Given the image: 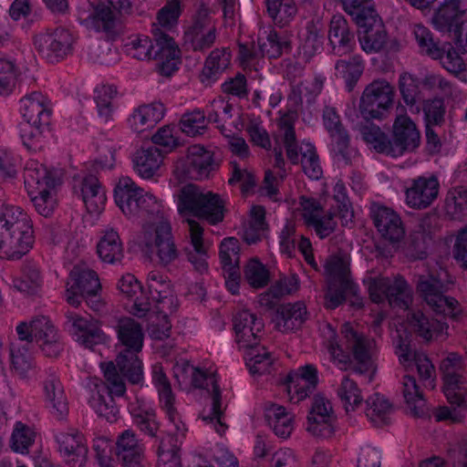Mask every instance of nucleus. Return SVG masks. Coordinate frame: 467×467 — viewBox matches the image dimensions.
Returning a JSON list of instances; mask_svg holds the SVG:
<instances>
[{
	"label": "nucleus",
	"instance_id": "4c0bfd02",
	"mask_svg": "<svg viewBox=\"0 0 467 467\" xmlns=\"http://www.w3.org/2000/svg\"><path fill=\"white\" fill-rule=\"evenodd\" d=\"M267 426L281 439H287L295 429V415L283 405L267 402L264 408Z\"/></svg>",
	"mask_w": 467,
	"mask_h": 467
},
{
	"label": "nucleus",
	"instance_id": "2f4dec72",
	"mask_svg": "<svg viewBox=\"0 0 467 467\" xmlns=\"http://www.w3.org/2000/svg\"><path fill=\"white\" fill-rule=\"evenodd\" d=\"M60 455L70 467H82L87 461L88 449L78 431L60 432L57 435Z\"/></svg>",
	"mask_w": 467,
	"mask_h": 467
},
{
	"label": "nucleus",
	"instance_id": "393cba45",
	"mask_svg": "<svg viewBox=\"0 0 467 467\" xmlns=\"http://www.w3.org/2000/svg\"><path fill=\"white\" fill-rule=\"evenodd\" d=\"M357 25L358 41L366 53H377L390 47L384 25L377 14L368 16Z\"/></svg>",
	"mask_w": 467,
	"mask_h": 467
},
{
	"label": "nucleus",
	"instance_id": "6ab92c4d",
	"mask_svg": "<svg viewBox=\"0 0 467 467\" xmlns=\"http://www.w3.org/2000/svg\"><path fill=\"white\" fill-rule=\"evenodd\" d=\"M109 5L104 3L97 5H88L78 9V20L80 24L88 29L96 31H107L110 29L116 19L118 12H127L130 9L129 0H107Z\"/></svg>",
	"mask_w": 467,
	"mask_h": 467
},
{
	"label": "nucleus",
	"instance_id": "4d7b16f0",
	"mask_svg": "<svg viewBox=\"0 0 467 467\" xmlns=\"http://www.w3.org/2000/svg\"><path fill=\"white\" fill-rule=\"evenodd\" d=\"M402 395L408 409L415 416L423 412L425 400L416 379L411 376H405L402 380Z\"/></svg>",
	"mask_w": 467,
	"mask_h": 467
},
{
	"label": "nucleus",
	"instance_id": "0e129e2a",
	"mask_svg": "<svg viewBox=\"0 0 467 467\" xmlns=\"http://www.w3.org/2000/svg\"><path fill=\"white\" fill-rule=\"evenodd\" d=\"M413 35L421 53L433 59L441 57V49L433 41L432 35L427 27L416 25L413 28Z\"/></svg>",
	"mask_w": 467,
	"mask_h": 467
},
{
	"label": "nucleus",
	"instance_id": "b1692460",
	"mask_svg": "<svg viewBox=\"0 0 467 467\" xmlns=\"http://www.w3.org/2000/svg\"><path fill=\"white\" fill-rule=\"evenodd\" d=\"M34 44L46 59L55 63L64 58L69 53L72 36L65 30L44 32L36 36Z\"/></svg>",
	"mask_w": 467,
	"mask_h": 467
},
{
	"label": "nucleus",
	"instance_id": "3c124183",
	"mask_svg": "<svg viewBox=\"0 0 467 467\" xmlns=\"http://www.w3.org/2000/svg\"><path fill=\"white\" fill-rule=\"evenodd\" d=\"M265 215V212L262 206L251 207L248 221L244 223L243 230V238L247 244H255L265 236L267 228Z\"/></svg>",
	"mask_w": 467,
	"mask_h": 467
},
{
	"label": "nucleus",
	"instance_id": "cd10ccee",
	"mask_svg": "<svg viewBox=\"0 0 467 467\" xmlns=\"http://www.w3.org/2000/svg\"><path fill=\"white\" fill-rule=\"evenodd\" d=\"M286 392L293 403L306 399L318 383L317 369L312 365H305L291 371L286 378Z\"/></svg>",
	"mask_w": 467,
	"mask_h": 467
},
{
	"label": "nucleus",
	"instance_id": "69168bd1",
	"mask_svg": "<svg viewBox=\"0 0 467 467\" xmlns=\"http://www.w3.org/2000/svg\"><path fill=\"white\" fill-rule=\"evenodd\" d=\"M18 74L19 69L13 60L0 58V96L13 92Z\"/></svg>",
	"mask_w": 467,
	"mask_h": 467
},
{
	"label": "nucleus",
	"instance_id": "a19ab883",
	"mask_svg": "<svg viewBox=\"0 0 467 467\" xmlns=\"http://www.w3.org/2000/svg\"><path fill=\"white\" fill-rule=\"evenodd\" d=\"M375 225L380 234L391 243L399 242L404 236L400 216L391 209L379 206L373 210Z\"/></svg>",
	"mask_w": 467,
	"mask_h": 467
},
{
	"label": "nucleus",
	"instance_id": "f704fd0d",
	"mask_svg": "<svg viewBox=\"0 0 467 467\" xmlns=\"http://www.w3.org/2000/svg\"><path fill=\"white\" fill-rule=\"evenodd\" d=\"M302 217L308 226L315 229L317 235L324 238L329 235L336 227V221L333 216L323 214L320 206L314 200L301 198L299 207Z\"/></svg>",
	"mask_w": 467,
	"mask_h": 467
},
{
	"label": "nucleus",
	"instance_id": "f257e3e1",
	"mask_svg": "<svg viewBox=\"0 0 467 467\" xmlns=\"http://www.w3.org/2000/svg\"><path fill=\"white\" fill-rule=\"evenodd\" d=\"M370 299L374 303H381L388 299L392 307H400L405 315L398 317L393 322L391 330L392 344L400 365L406 370L416 368L422 380H430L432 386L434 367L428 357L413 350L410 341L413 335L425 341H436L448 336V325L425 315L421 311H407L411 303L412 294L407 283L400 276L385 277L368 275L364 278Z\"/></svg>",
	"mask_w": 467,
	"mask_h": 467
},
{
	"label": "nucleus",
	"instance_id": "e433bc0d",
	"mask_svg": "<svg viewBox=\"0 0 467 467\" xmlns=\"http://www.w3.org/2000/svg\"><path fill=\"white\" fill-rule=\"evenodd\" d=\"M324 125L331 137L330 150L337 161L348 160V137L342 128L338 115L333 108H327L324 111Z\"/></svg>",
	"mask_w": 467,
	"mask_h": 467
},
{
	"label": "nucleus",
	"instance_id": "c85d7f7f",
	"mask_svg": "<svg viewBox=\"0 0 467 467\" xmlns=\"http://www.w3.org/2000/svg\"><path fill=\"white\" fill-rule=\"evenodd\" d=\"M115 451L123 467H142L145 446L132 431L126 430L117 437Z\"/></svg>",
	"mask_w": 467,
	"mask_h": 467
},
{
	"label": "nucleus",
	"instance_id": "052dcab7",
	"mask_svg": "<svg viewBox=\"0 0 467 467\" xmlns=\"http://www.w3.org/2000/svg\"><path fill=\"white\" fill-rule=\"evenodd\" d=\"M269 16L277 25H285L296 15V7L293 0H266Z\"/></svg>",
	"mask_w": 467,
	"mask_h": 467
},
{
	"label": "nucleus",
	"instance_id": "f3484780",
	"mask_svg": "<svg viewBox=\"0 0 467 467\" xmlns=\"http://www.w3.org/2000/svg\"><path fill=\"white\" fill-rule=\"evenodd\" d=\"M441 275H446V273H440L439 279L431 275L421 277L418 290L435 313L457 319L462 315V309L454 298L442 295L444 283Z\"/></svg>",
	"mask_w": 467,
	"mask_h": 467
},
{
	"label": "nucleus",
	"instance_id": "dca6fc26",
	"mask_svg": "<svg viewBox=\"0 0 467 467\" xmlns=\"http://www.w3.org/2000/svg\"><path fill=\"white\" fill-rule=\"evenodd\" d=\"M337 427V417L331 400L316 395L307 413L306 431L314 437L327 439L333 436Z\"/></svg>",
	"mask_w": 467,
	"mask_h": 467
},
{
	"label": "nucleus",
	"instance_id": "5701e85b",
	"mask_svg": "<svg viewBox=\"0 0 467 467\" xmlns=\"http://www.w3.org/2000/svg\"><path fill=\"white\" fill-rule=\"evenodd\" d=\"M151 379L152 383L159 393L161 406L165 411L169 421L172 424L178 438L183 437L187 428L185 423L182 420L181 414L174 405V396L171 391V384L164 373L161 364L155 363L152 366Z\"/></svg>",
	"mask_w": 467,
	"mask_h": 467
},
{
	"label": "nucleus",
	"instance_id": "ea45409f",
	"mask_svg": "<svg viewBox=\"0 0 467 467\" xmlns=\"http://www.w3.org/2000/svg\"><path fill=\"white\" fill-rule=\"evenodd\" d=\"M438 192L439 182L436 178H419L407 190L406 203L411 208H426L437 198Z\"/></svg>",
	"mask_w": 467,
	"mask_h": 467
},
{
	"label": "nucleus",
	"instance_id": "473e14b6",
	"mask_svg": "<svg viewBox=\"0 0 467 467\" xmlns=\"http://www.w3.org/2000/svg\"><path fill=\"white\" fill-rule=\"evenodd\" d=\"M288 46L289 40L286 37L280 36L277 33L271 31L266 37V41L260 38L257 48L254 46L250 48L247 44H241L240 59L243 64L248 66L254 58L259 56L277 57Z\"/></svg>",
	"mask_w": 467,
	"mask_h": 467
},
{
	"label": "nucleus",
	"instance_id": "6e6d98bb",
	"mask_svg": "<svg viewBox=\"0 0 467 467\" xmlns=\"http://www.w3.org/2000/svg\"><path fill=\"white\" fill-rule=\"evenodd\" d=\"M366 415L375 425L386 424L393 410L391 403L383 395L376 393L367 400Z\"/></svg>",
	"mask_w": 467,
	"mask_h": 467
},
{
	"label": "nucleus",
	"instance_id": "c9c22d12",
	"mask_svg": "<svg viewBox=\"0 0 467 467\" xmlns=\"http://www.w3.org/2000/svg\"><path fill=\"white\" fill-rule=\"evenodd\" d=\"M20 114L23 123L39 124L49 123L48 99L41 92L29 93L20 99Z\"/></svg>",
	"mask_w": 467,
	"mask_h": 467
},
{
	"label": "nucleus",
	"instance_id": "58836bf2",
	"mask_svg": "<svg viewBox=\"0 0 467 467\" xmlns=\"http://www.w3.org/2000/svg\"><path fill=\"white\" fill-rule=\"evenodd\" d=\"M68 331L80 345L90 348L93 343L102 338L98 323L77 313L70 312L67 316Z\"/></svg>",
	"mask_w": 467,
	"mask_h": 467
},
{
	"label": "nucleus",
	"instance_id": "a878e982",
	"mask_svg": "<svg viewBox=\"0 0 467 467\" xmlns=\"http://www.w3.org/2000/svg\"><path fill=\"white\" fill-rule=\"evenodd\" d=\"M74 192L83 202L88 213L99 214L105 208V190L94 175H78L75 178Z\"/></svg>",
	"mask_w": 467,
	"mask_h": 467
},
{
	"label": "nucleus",
	"instance_id": "f03ea898",
	"mask_svg": "<svg viewBox=\"0 0 467 467\" xmlns=\"http://www.w3.org/2000/svg\"><path fill=\"white\" fill-rule=\"evenodd\" d=\"M116 333L118 354L115 363L109 361L100 364L109 384V391L96 378L90 379L88 384L89 406L99 417L109 422L116 421L119 412L111 395L122 396L125 393L124 378L133 384H139L143 380L144 374L142 359L140 358L144 344L142 327L134 319L124 317L119 321Z\"/></svg>",
	"mask_w": 467,
	"mask_h": 467
},
{
	"label": "nucleus",
	"instance_id": "338daca9",
	"mask_svg": "<svg viewBox=\"0 0 467 467\" xmlns=\"http://www.w3.org/2000/svg\"><path fill=\"white\" fill-rule=\"evenodd\" d=\"M240 245L234 237L224 238L220 244V260L223 269H232L239 266Z\"/></svg>",
	"mask_w": 467,
	"mask_h": 467
},
{
	"label": "nucleus",
	"instance_id": "4be33fe9",
	"mask_svg": "<svg viewBox=\"0 0 467 467\" xmlns=\"http://www.w3.org/2000/svg\"><path fill=\"white\" fill-rule=\"evenodd\" d=\"M420 142V133L416 124L407 115H398L392 126L391 139L389 140V155L400 157L413 151Z\"/></svg>",
	"mask_w": 467,
	"mask_h": 467
},
{
	"label": "nucleus",
	"instance_id": "13d9d810",
	"mask_svg": "<svg viewBox=\"0 0 467 467\" xmlns=\"http://www.w3.org/2000/svg\"><path fill=\"white\" fill-rule=\"evenodd\" d=\"M244 351L246 366L252 374H263L269 370L272 358L265 347L259 344Z\"/></svg>",
	"mask_w": 467,
	"mask_h": 467
},
{
	"label": "nucleus",
	"instance_id": "1a4fd4ad",
	"mask_svg": "<svg viewBox=\"0 0 467 467\" xmlns=\"http://www.w3.org/2000/svg\"><path fill=\"white\" fill-rule=\"evenodd\" d=\"M173 198L178 213L184 219H190L191 216L201 217L212 224L223 219V200L194 184L189 183L178 188L173 192Z\"/></svg>",
	"mask_w": 467,
	"mask_h": 467
},
{
	"label": "nucleus",
	"instance_id": "f8f14e48",
	"mask_svg": "<svg viewBox=\"0 0 467 467\" xmlns=\"http://www.w3.org/2000/svg\"><path fill=\"white\" fill-rule=\"evenodd\" d=\"M295 119L296 113L289 111L282 116L279 120L280 136L283 137L286 155L294 163L301 161L304 172L310 179L317 180L322 174V169L316 153V149L309 141L304 140L300 145H297L292 127Z\"/></svg>",
	"mask_w": 467,
	"mask_h": 467
},
{
	"label": "nucleus",
	"instance_id": "774afa93",
	"mask_svg": "<svg viewBox=\"0 0 467 467\" xmlns=\"http://www.w3.org/2000/svg\"><path fill=\"white\" fill-rule=\"evenodd\" d=\"M171 438L162 440L158 448L157 467H180L181 462L178 455L179 447L176 443L171 444Z\"/></svg>",
	"mask_w": 467,
	"mask_h": 467
},
{
	"label": "nucleus",
	"instance_id": "de8ad7c7",
	"mask_svg": "<svg viewBox=\"0 0 467 467\" xmlns=\"http://www.w3.org/2000/svg\"><path fill=\"white\" fill-rule=\"evenodd\" d=\"M337 397L344 410L348 414L358 412L363 405L362 390L356 381L349 377H344L337 389Z\"/></svg>",
	"mask_w": 467,
	"mask_h": 467
},
{
	"label": "nucleus",
	"instance_id": "bb28decb",
	"mask_svg": "<svg viewBox=\"0 0 467 467\" xmlns=\"http://www.w3.org/2000/svg\"><path fill=\"white\" fill-rule=\"evenodd\" d=\"M264 323L254 314L242 311L234 318V341L240 349L259 345Z\"/></svg>",
	"mask_w": 467,
	"mask_h": 467
},
{
	"label": "nucleus",
	"instance_id": "09e8293b",
	"mask_svg": "<svg viewBox=\"0 0 467 467\" xmlns=\"http://www.w3.org/2000/svg\"><path fill=\"white\" fill-rule=\"evenodd\" d=\"M49 123H22L20 137L25 147L31 151L41 150L47 144L50 130Z\"/></svg>",
	"mask_w": 467,
	"mask_h": 467
},
{
	"label": "nucleus",
	"instance_id": "72a5a7b5",
	"mask_svg": "<svg viewBox=\"0 0 467 467\" xmlns=\"http://www.w3.org/2000/svg\"><path fill=\"white\" fill-rule=\"evenodd\" d=\"M163 156L155 146L138 150L133 158L136 173L143 180H157L161 175Z\"/></svg>",
	"mask_w": 467,
	"mask_h": 467
},
{
	"label": "nucleus",
	"instance_id": "20e7f679",
	"mask_svg": "<svg viewBox=\"0 0 467 467\" xmlns=\"http://www.w3.org/2000/svg\"><path fill=\"white\" fill-rule=\"evenodd\" d=\"M35 243L30 216L15 205L0 209V258L17 260L26 254Z\"/></svg>",
	"mask_w": 467,
	"mask_h": 467
},
{
	"label": "nucleus",
	"instance_id": "9d476101",
	"mask_svg": "<svg viewBox=\"0 0 467 467\" xmlns=\"http://www.w3.org/2000/svg\"><path fill=\"white\" fill-rule=\"evenodd\" d=\"M25 185L36 212L47 217L57 205V181L54 173L36 160H29L25 169Z\"/></svg>",
	"mask_w": 467,
	"mask_h": 467
},
{
	"label": "nucleus",
	"instance_id": "c03bdc74",
	"mask_svg": "<svg viewBox=\"0 0 467 467\" xmlns=\"http://www.w3.org/2000/svg\"><path fill=\"white\" fill-rule=\"evenodd\" d=\"M97 254L106 264L116 265L122 261L124 245L116 230L109 228L101 233L97 244Z\"/></svg>",
	"mask_w": 467,
	"mask_h": 467
},
{
	"label": "nucleus",
	"instance_id": "6e6552de",
	"mask_svg": "<svg viewBox=\"0 0 467 467\" xmlns=\"http://www.w3.org/2000/svg\"><path fill=\"white\" fill-rule=\"evenodd\" d=\"M114 198L121 212L130 218H141L143 224L165 216L162 201L151 192L140 188L128 176L119 177L114 187Z\"/></svg>",
	"mask_w": 467,
	"mask_h": 467
},
{
	"label": "nucleus",
	"instance_id": "2eb2a0df",
	"mask_svg": "<svg viewBox=\"0 0 467 467\" xmlns=\"http://www.w3.org/2000/svg\"><path fill=\"white\" fill-rule=\"evenodd\" d=\"M349 257L346 253L331 256L325 265L328 287L325 296L327 308L338 306L347 295L355 294L356 286L348 278Z\"/></svg>",
	"mask_w": 467,
	"mask_h": 467
},
{
	"label": "nucleus",
	"instance_id": "5fc2aeb1",
	"mask_svg": "<svg viewBox=\"0 0 467 467\" xmlns=\"http://www.w3.org/2000/svg\"><path fill=\"white\" fill-rule=\"evenodd\" d=\"M117 89L112 85H99L95 88L94 99L98 114L103 121L109 120L116 110Z\"/></svg>",
	"mask_w": 467,
	"mask_h": 467
},
{
	"label": "nucleus",
	"instance_id": "a211bd4d",
	"mask_svg": "<svg viewBox=\"0 0 467 467\" xmlns=\"http://www.w3.org/2000/svg\"><path fill=\"white\" fill-rule=\"evenodd\" d=\"M16 331L21 340L38 344L46 356L55 357L60 352L57 331L46 317H36L29 323H21Z\"/></svg>",
	"mask_w": 467,
	"mask_h": 467
},
{
	"label": "nucleus",
	"instance_id": "603ef678",
	"mask_svg": "<svg viewBox=\"0 0 467 467\" xmlns=\"http://www.w3.org/2000/svg\"><path fill=\"white\" fill-rule=\"evenodd\" d=\"M231 55L226 49L213 51L202 68L200 78L205 85L213 83L218 76L228 67Z\"/></svg>",
	"mask_w": 467,
	"mask_h": 467
},
{
	"label": "nucleus",
	"instance_id": "49530a36",
	"mask_svg": "<svg viewBox=\"0 0 467 467\" xmlns=\"http://www.w3.org/2000/svg\"><path fill=\"white\" fill-rule=\"evenodd\" d=\"M306 306L303 302L281 306L275 319L276 327L281 331L299 328L307 319Z\"/></svg>",
	"mask_w": 467,
	"mask_h": 467
},
{
	"label": "nucleus",
	"instance_id": "680f3d73",
	"mask_svg": "<svg viewBox=\"0 0 467 467\" xmlns=\"http://www.w3.org/2000/svg\"><path fill=\"white\" fill-rule=\"evenodd\" d=\"M364 69V65L358 57H354L350 61H338L336 65L337 75L344 79L347 88L351 90Z\"/></svg>",
	"mask_w": 467,
	"mask_h": 467
},
{
	"label": "nucleus",
	"instance_id": "9b49d317",
	"mask_svg": "<svg viewBox=\"0 0 467 467\" xmlns=\"http://www.w3.org/2000/svg\"><path fill=\"white\" fill-rule=\"evenodd\" d=\"M141 238L150 258L159 265L167 267L179 259L181 252L166 216L143 224Z\"/></svg>",
	"mask_w": 467,
	"mask_h": 467
},
{
	"label": "nucleus",
	"instance_id": "0eeeda50",
	"mask_svg": "<svg viewBox=\"0 0 467 467\" xmlns=\"http://www.w3.org/2000/svg\"><path fill=\"white\" fill-rule=\"evenodd\" d=\"M155 36V50L148 36L135 35L130 36L124 44L125 52L139 60L154 58L158 62V68L161 75L171 76L179 67L180 50L171 37L153 29Z\"/></svg>",
	"mask_w": 467,
	"mask_h": 467
},
{
	"label": "nucleus",
	"instance_id": "aec40b11",
	"mask_svg": "<svg viewBox=\"0 0 467 467\" xmlns=\"http://www.w3.org/2000/svg\"><path fill=\"white\" fill-rule=\"evenodd\" d=\"M66 287V300L77 306L84 297L89 300V296H97L100 282L93 270L85 265H76L69 274Z\"/></svg>",
	"mask_w": 467,
	"mask_h": 467
},
{
	"label": "nucleus",
	"instance_id": "412c9836",
	"mask_svg": "<svg viewBox=\"0 0 467 467\" xmlns=\"http://www.w3.org/2000/svg\"><path fill=\"white\" fill-rule=\"evenodd\" d=\"M394 89L386 81H375L366 88L361 97L360 112L365 119L383 117L392 107Z\"/></svg>",
	"mask_w": 467,
	"mask_h": 467
},
{
	"label": "nucleus",
	"instance_id": "e2e57ef3",
	"mask_svg": "<svg viewBox=\"0 0 467 467\" xmlns=\"http://www.w3.org/2000/svg\"><path fill=\"white\" fill-rule=\"evenodd\" d=\"M446 212L454 219L467 213V188L460 186L451 190L446 199Z\"/></svg>",
	"mask_w": 467,
	"mask_h": 467
},
{
	"label": "nucleus",
	"instance_id": "864d4df0",
	"mask_svg": "<svg viewBox=\"0 0 467 467\" xmlns=\"http://www.w3.org/2000/svg\"><path fill=\"white\" fill-rule=\"evenodd\" d=\"M44 398L47 406L57 418L64 417L67 412V403L60 382L52 379L44 385Z\"/></svg>",
	"mask_w": 467,
	"mask_h": 467
},
{
	"label": "nucleus",
	"instance_id": "c756f323",
	"mask_svg": "<svg viewBox=\"0 0 467 467\" xmlns=\"http://www.w3.org/2000/svg\"><path fill=\"white\" fill-rule=\"evenodd\" d=\"M185 39L193 49H203L213 43L215 27L208 16L206 7H202L194 16L192 26L185 32Z\"/></svg>",
	"mask_w": 467,
	"mask_h": 467
},
{
	"label": "nucleus",
	"instance_id": "37998d69",
	"mask_svg": "<svg viewBox=\"0 0 467 467\" xmlns=\"http://www.w3.org/2000/svg\"><path fill=\"white\" fill-rule=\"evenodd\" d=\"M328 40L335 54L343 56L351 52L355 47L353 35L347 20L342 16H334L330 22Z\"/></svg>",
	"mask_w": 467,
	"mask_h": 467
},
{
	"label": "nucleus",
	"instance_id": "7c9ffc66",
	"mask_svg": "<svg viewBox=\"0 0 467 467\" xmlns=\"http://www.w3.org/2000/svg\"><path fill=\"white\" fill-rule=\"evenodd\" d=\"M207 113L208 119L215 123L221 131L223 127H233L236 130H241L245 126L246 119L240 109L234 108L232 104L222 98L211 102L207 108Z\"/></svg>",
	"mask_w": 467,
	"mask_h": 467
},
{
	"label": "nucleus",
	"instance_id": "4468645a",
	"mask_svg": "<svg viewBox=\"0 0 467 467\" xmlns=\"http://www.w3.org/2000/svg\"><path fill=\"white\" fill-rule=\"evenodd\" d=\"M213 169V152L199 144L192 145L188 148L186 154L175 162L171 184L176 187L187 180L205 179Z\"/></svg>",
	"mask_w": 467,
	"mask_h": 467
},
{
	"label": "nucleus",
	"instance_id": "a18cd8bd",
	"mask_svg": "<svg viewBox=\"0 0 467 467\" xmlns=\"http://www.w3.org/2000/svg\"><path fill=\"white\" fill-rule=\"evenodd\" d=\"M164 117V106L161 103L143 104L137 107L129 117L131 130L142 132L152 129Z\"/></svg>",
	"mask_w": 467,
	"mask_h": 467
},
{
	"label": "nucleus",
	"instance_id": "423d86ee",
	"mask_svg": "<svg viewBox=\"0 0 467 467\" xmlns=\"http://www.w3.org/2000/svg\"><path fill=\"white\" fill-rule=\"evenodd\" d=\"M147 290L154 304L149 302L150 334L155 339H162L169 336L168 316L176 310L178 299L170 279L156 270L148 275Z\"/></svg>",
	"mask_w": 467,
	"mask_h": 467
},
{
	"label": "nucleus",
	"instance_id": "79ce46f5",
	"mask_svg": "<svg viewBox=\"0 0 467 467\" xmlns=\"http://www.w3.org/2000/svg\"><path fill=\"white\" fill-rule=\"evenodd\" d=\"M117 287L121 295L133 301L129 308L131 314L140 317L147 316L149 301L144 299L141 285L133 275H123L118 281Z\"/></svg>",
	"mask_w": 467,
	"mask_h": 467
},
{
	"label": "nucleus",
	"instance_id": "8fccbe9b",
	"mask_svg": "<svg viewBox=\"0 0 467 467\" xmlns=\"http://www.w3.org/2000/svg\"><path fill=\"white\" fill-rule=\"evenodd\" d=\"M130 412L133 418L134 423L141 431L153 435L158 429L155 420V413L150 404L144 400H137L129 406Z\"/></svg>",
	"mask_w": 467,
	"mask_h": 467
},
{
	"label": "nucleus",
	"instance_id": "39448f33",
	"mask_svg": "<svg viewBox=\"0 0 467 467\" xmlns=\"http://www.w3.org/2000/svg\"><path fill=\"white\" fill-rule=\"evenodd\" d=\"M174 378L184 387L206 389L211 391V403L202 412V419L219 434H223L226 426L223 421V410L220 399L215 370L212 368L203 371L190 365L186 360L177 361L173 367Z\"/></svg>",
	"mask_w": 467,
	"mask_h": 467
},
{
	"label": "nucleus",
	"instance_id": "7ed1b4c3",
	"mask_svg": "<svg viewBox=\"0 0 467 467\" xmlns=\"http://www.w3.org/2000/svg\"><path fill=\"white\" fill-rule=\"evenodd\" d=\"M341 343L330 324L320 328L323 351L340 369H348L355 362L356 370L371 379L376 372V343L363 335L358 325L347 323L343 326Z\"/></svg>",
	"mask_w": 467,
	"mask_h": 467
},
{
	"label": "nucleus",
	"instance_id": "bf43d9fd",
	"mask_svg": "<svg viewBox=\"0 0 467 467\" xmlns=\"http://www.w3.org/2000/svg\"><path fill=\"white\" fill-rule=\"evenodd\" d=\"M441 370L443 379V392L448 395L451 393L453 378L463 377V359L455 353L449 354L441 364Z\"/></svg>",
	"mask_w": 467,
	"mask_h": 467
},
{
	"label": "nucleus",
	"instance_id": "ddd939ff",
	"mask_svg": "<svg viewBox=\"0 0 467 467\" xmlns=\"http://www.w3.org/2000/svg\"><path fill=\"white\" fill-rule=\"evenodd\" d=\"M431 24L441 33L455 38V46L462 54L467 53V9L462 0H443L434 11Z\"/></svg>",
	"mask_w": 467,
	"mask_h": 467
}]
</instances>
